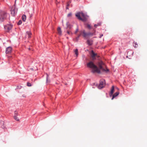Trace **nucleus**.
Returning <instances> with one entry per match:
<instances>
[{
  "label": "nucleus",
  "instance_id": "f257e3e1",
  "mask_svg": "<svg viewBox=\"0 0 147 147\" xmlns=\"http://www.w3.org/2000/svg\"><path fill=\"white\" fill-rule=\"evenodd\" d=\"M88 67L92 69L91 72L94 73H96L98 74H100V70L98 69L96 65H95L92 61H90L87 64Z\"/></svg>",
  "mask_w": 147,
  "mask_h": 147
},
{
  "label": "nucleus",
  "instance_id": "f03ea898",
  "mask_svg": "<svg viewBox=\"0 0 147 147\" xmlns=\"http://www.w3.org/2000/svg\"><path fill=\"white\" fill-rule=\"evenodd\" d=\"M94 32L93 33H92L90 32H88V33H87L85 31V30H83L81 31H80V32H81V34H82V36L84 37V38L85 39H87L90 36H92L94 34L95 30H94Z\"/></svg>",
  "mask_w": 147,
  "mask_h": 147
},
{
  "label": "nucleus",
  "instance_id": "7ed1b4c3",
  "mask_svg": "<svg viewBox=\"0 0 147 147\" xmlns=\"http://www.w3.org/2000/svg\"><path fill=\"white\" fill-rule=\"evenodd\" d=\"M9 15L4 11H1L0 12V21L3 22L6 19L7 16Z\"/></svg>",
  "mask_w": 147,
  "mask_h": 147
},
{
  "label": "nucleus",
  "instance_id": "20e7f679",
  "mask_svg": "<svg viewBox=\"0 0 147 147\" xmlns=\"http://www.w3.org/2000/svg\"><path fill=\"white\" fill-rule=\"evenodd\" d=\"M98 66L99 67L98 68L100 70V69L102 70L103 71H108L109 70L107 69V70L105 69H104V67L105 66V65L104 63L102 61H100L99 62L98 64Z\"/></svg>",
  "mask_w": 147,
  "mask_h": 147
},
{
  "label": "nucleus",
  "instance_id": "39448f33",
  "mask_svg": "<svg viewBox=\"0 0 147 147\" xmlns=\"http://www.w3.org/2000/svg\"><path fill=\"white\" fill-rule=\"evenodd\" d=\"M16 0H15V4H16ZM15 4H14V6H13L11 9V14L13 16H14L17 12L18 9L15 7Z\"/></svg>",
  "mask_w": 147,
  "mask_h": 147
},
{
  "label": "nucleus",
  "instance_id": "423d86ee",
  "mask_svg": "<svg viewBox=\"0 0 147 147\" xmlns=\"http://www.w3.org/2000/svg\"><path fill=\"white\" fill-rule=\"evenodd\" d=\"M105 82L104 79H101L100 81V84L98 86V88L101 89L103 88L105 86Z\"/></svg>",
  "mask_w": 147,
  "mask_h": 147
},
{
  "label": "nucleus",
  "instance_id": "0eeeda50",
  "mask_svg": "<svg viewBox=\"0 0 147 147\" xmlns=\"http://www.w3.org/2000/svg\"><path fill=\"white\" fill-rule=\"evenodd\" d=\"M13 26L11 24H7L4 26V28L6 31L8 32L12 29Z\"/></svg>",
  "mask_w": 147,
  "mask_h": 147
},
{
  "label": "nucleus",
  "instance_id": "6e6552de",
  "mask_svg": "<svg viewBox=\"0 0 147 147\" xmlns=\"http://www.w3.org/2000/svg\"><path fill=\"white\" fill-rule=\"evenodd\" d=\"M86 43L88 45L91 46L93 44V41L92 39H87Z\"/></svg>",
  "mask_w": 147,
  "mask_h": 147
},
{
  "label": "nucleus",
  "instance_id": "1a4fd4ad",
  "mask_svg": "<svg viewBox=\"0 0 147 147\" xmlns=\"http://www.w3.org/2000/svg\"><path fill=\"white\" fill-rule=\"evenodd\" d=\"M12 50V48L11 47H9L6 49L5 53L6 54H9L11 53Z\"/></svg>",
  "mask_w": 147,
  "mask_h": 147
},
{
  "label": "nucleus",
  "instance_id": "9d476101",
  "mask_svg": "<svg viewBox=\"0 0 147 147\" xmlns=\"http://www.w3.org/2000/svg\"><path fill=\"white\" fill-rule=\"evenodd\" d=\"M134 54V52L132 50H129L128 51L127 53V57L128 56L129 57L133 55Z\"/></svg>",
  "mask_w": 147,
  "mask_h": 147
},
{
  "label": "nucleus",
  "instance_id": "9b49d317",
  "mask_svg": "<svg viewBox=\"0 0 147 147\" xmlns=\"http://www.w3.org/2000/svg\"><path fill=\"white\" fill-rule=\"evenodd\" d=\"M114 86H112V88L111 89V91L109 93V95L110 96H112L114 93Z\"/></svg>",
  "mask_w": 147,
  "mask_h": 147
},
{
  "label": "nucleus",
  "instance_id": "f8f14e48",
  "mask_svg": "<svg viewBox=\"0 0 147 147\" xmlns=\"http://www.w3.org/2000/svg\"><path fill=\"white\" fill-rule=\"evenodd\" d=\"M81 12H78L76 14V16L80 20L82 19V18L80 16V15H81Z\"/></svg>",
  "mask_w": 147,
  "mask_h": 147
},
{
  "label": "nucleus",
  "instance_id": "ddd939ff",
  "mask_svg": "<svg viewBox=\"0 0 147 147\" xmlns=\"http://www.w3.org/2000/svg\"><path fill=\"white\" fill-rule=\"evenodd\" d=\"M119 94V93L118 92H116L114 93V94H113L112 96V97L111 98V100H113L114 98H115V97L117 96H118Z\"/></svg>",
  "mask_w": 147,
  "mask_h": 147
},
{
  "label": "nucleus",
  "instance_id": "4468645a",
  "mask_svg": "<svg viewBox=\"0 0 147 147\" xmlns=\"http://www.w3.org/2000/svg\"><path fill=\"white\" fill-rule=\"evenodd\" d=\"M91 57L93 59H95V57L96 56V53H95L92 50L91 51Z\"/></svg>",
  "mask_w": 147,
  "mask_h": 147
},
{
  "label": "nucleus",
  "instance_id": "2eb2a0df",
  "mask_svg": "<svg viewBox=\"0 0 147 147\" xmlns=\"http://www.w3.org/2000/svg\"><path fill=\"white\" fill-rule=\"evenodd\" d=\"M57 31L58 34L60 35H61L62 34V32L61 30V28L60 27H59L57 28Z\"/></svg>",
  "mask_w": 147,
  "mask_h": 147
},
{
  "label": "nucleus",
  "instance_id": "dca6fc26",
  "mask_svg": "<svg viewBox=\"0 0 147 147\" xmlns=\"http://www.w3.org/2000/svg\"><path fill=\"white\" fill-rule=\"evenodd\" d=\"M81 15L82 17L83 18L88 17V16H87L84 13L82 12H81Z\"/></svg>",
  "mask_w": 147,
  "mask_h": 147
},
{
  "label": "nucleus",
  "instance_id": "f3484780",
  "mask_svg": "<svg viewBox=\"0 0 147 147\" xmlns=\"http://www.w3.org/2000/svg\"><path fill=\"white\" fill-rule=\"evenodd\" d=\"M75 54L76 55V57H77L78 55V49H76L74 51Z\"/></svg>",
  "mask_w": 147,
  "mask_h": 147
},
{
  "label": "nucleus",
  "instance_id": "a211bd4d",
  "mask_svg": "<svg viewBox=\"0 0 147 147\" xmlns=\"http://www.w3.org/2000/svg\"><path fill=\"white\" fill-rule=\"evenodd\" d=\"M22 20L23 21L25 22L26 19V17L25 15H23L22 17Z\"/></svg>",
  "mask_w": 147,
  "mask_h": 147
},
{
  "label": "nucleus",
  "instance_id": "6ab92c4d",
  "mask_svg": "<svg viewBox=\"0 0 147 147\" xmlns=\"http://www.w3.org/2000/svg\"><path fill=\"white\" fill-rule=\"evenodd\" d=\"M133 45L134 47L135 48H137L138 46V45L136 42H135L134 41L133 42Z\"/></svg>",
  "mask_w": 147,
  "mask_h": 147
},
{
  "label": "nucleus",
  "instance_id": "aec40b11",
  "mask_svg": "<svg viewBox=\"0 0 147 147\" xmlns=\"http://www.w3.org/2000/svg\"><path fill=\"white\" fill-rule=\"evenodd\" d=\"M27 34L28 35V38H30L31 37V35H32V33L30 31H28L27 32Z\"/></svg>",
  "mask_w": 147,
  "mask_h": 147
},
{
  "label": "nucleus",
  "instance_id": "412c9836",
  "mask_svg": "<svg viewBox=\"0 0 147 147\" xmlns=\"http://www.w3.org/2000/svg\"><path fill=\"white\" fill-rule=\"evenodd\" d=\"M46 82L47 83H49L50 82V80H48L49 75L47 74H46Z\"/></svg>",
  "mask_w": 147,
  "mask_h": 147
},
{
  "label": "nucleus",
  "instance_id": "4be33fe9",
  "mask_svg": "<svg viewBox=\"0 0 147 147\" xmlns=\"http://www.w3.org/2000/svg\"><path fill=\"white\" fill-rule=\"evenodd\" d=\"M88 18V17L82 18V19L80 20L82 21H83L84 22H86Z\"/></svg>",
  "mask_w": 147,
  "mask_h": 147
},
{
  "label": "nucleus",
  "instance_id": "5701e85b",
  "mask_svg": "<svg viewBox=\"0 0 147 147\" xmlns=\"http://www.w3.org/2000/svg\"><path fill=\"white\" fill-rule=\"evenodd\" d=\"M85 25L86 26V27L87 28H88L89 29H91V26L90 25L86 24H85Z\"/></svg>",
  "mask_w": 147,
  "mask_h": 147
},
{
  "label": "nucleus",
  "instance_id": "b1692460",
  "mask_svg": "<svg viewBox=\"0 0 147 147\" xmlns=\"http://www.w3.org/2000/svg\"><path fill=\"white\" fill-rule=\"evenodd\" d=\"M101 24L100 23H98L97 24H95L94 25V26L96 28L97 26H100Z\"/></svg>",
  "mask_w": 147,
  "mask_h": 147
},
{
  "label": "nucleus",
  "instance_id": "393cba45",
  "mask_svg": "<svg viewBox=\"0 0 147 147\" xmlns=\"http://www.w3.org/2000/svg\"><path fill=\"white\" fill-rule=\"evenodd\" d=\"M66 26L68 28H70L71 26L69 23V22H67L66 23Z\"/></svg>",
  "mask_w": 147,
  "mask_h": 147
},
{
  "label": "nucleus",
  "instance_id": "a878e982",
  "mask_svg": "<svg viewBox=\"0 0 147 147\" xmlns=\"http://www.w3.org/2000/svg\"><path fill=\"white\" fill-rule=\"evenodd\" d=\"M17 116L14 115V119L15 120H17V121H19V119L17 117Z\"/></svg>",
  "mask_w": 147,
  "mask_h": 147
},
{
  "label": "nucleus",
  "instance_id": "bb28decb",
  "mask_svg": "<svg viewBox=\"0 0 147 147\" xmlns=\"http://www.w3.org/2000/svg\"><path fill=\"white\" fill-rule=\"evenodd\" d=\"M79 39V38H78V37H77L75 39H74V41H75V42H78V40Z\"/></svg>",
  "mask_w": 147,
  "mask_h": 147
},
{
  "label": "nucleus",
  "instance_id": "cd10ccee",
  "mask_svg": "<svg viewBox=\"0 0 147 147\" xmlns=\"http://www.w3.org/2000/svg\"><path fill=\"white\" fill-rule=\"evenodd\" d=\"M22 21L21 20H20L19 21V22L18 23V25H20L22 23Z\"/></svg>",
  "mask_w": 147,
  "mask_h": 147
},
{
  "label": "nucleus",
  "instance_id": "c85d7f7f",
  "mask_svg": "<svg viewBox=\"0 0 147 147\" xmlns=\"http://www.w3.org/2000/svg\"><path fill=\"white\" fill-rule=\"evenodd\" d=\"M27 86H32V84H31L29 83V82H28L27 83Z\"/></svg>",
  "mask_w": 147,
  "mask_h": 147
},
{
  "label": "nucleus",
  "instance_id": "c756f323",
  "mask_svg": "<svg viewBox=\"0 0 147 147\" xmlns=\"http://www.w3.org/2000/svg\"><path fill=\"white\" fill-rule=\"evenodd\" d=\"M69 3H67V5L66 7V9H69Z\"/></svg>",
  "mask_w": 147,
  "mask_h": 147
},
{
  "label": "nucleus",
  "instance_id": "7c9ffc66",
  "mask_svg": "<svg viewBox=\"0 0 147 147\" xmlns=\"http://www.w3.org/2000/svg\"><path fill=\"white\" fill-rule=\"evenodd\" d=\"M71 15H72V13L71 12H70L68 14L67 16L68 17H69L71 16Z\"/></svg>",
  "mask_w": 147,
  "mask_h": 147
},
{
  "label": "nucleus",
  "instance_id": "2f4dec72",
  "mask_svg": "<svg viewBox=\"0 0 147 147\" xmlns=\"http://www.w3.org/2000/svg\"><path fill=\"white\" fill-rule=\"evenodd\" d=\"M79 29L78 27H77L75 32V34H76L78 31Z\"/></svg>",
  "mask_w": 147,
  "mask_h": 147
},
{
  "label": "nucleus",
  "instance_id": "473e14b6",
  "mask_svg": "<svg viewBox=\"0 0 147 147\" xmlns=\"http://www.w3.org/2000/svg\"><path fill=\"white\" fill-rule=\"evenodd\" d=\"M67 33L69 35H71V34H72V33L71 32L68 31H67Z\"/></svg>",
  "mask_w": 147,
  "mask_h": 147
},
{
  "label": "nucleus",
  "instance_id": "72a5a7b5",
  "mask_svg": "<svg viewBox=\"0 0 147 147\" xmlns=\"http://www.w3.org/2000/svg\"><path fill=\"white\" fill-rule=\"evenodd\" d=\"M14 114H15L14 115L17 116L18 115V112L17 111H15L14 112Z\"/></svg>",
  "mask_w": 147,
  "mask_h": 147
},
{
  "label": "nucleus",
  "instance_id": "f704fd0d",
  "mask_svg": "<svg viewBox=\"0 0 147 147\" xmlns=\"http://www.w3.org/2000/svg\"><path fill=\"white\" fill-rule=\"evenodd\" d=\"M81 35H82V34H81V32H80V34H79L78 37V38H79V37H80V36Z\"/></svg>",
  "mask_w": 147,
  "mask_h": 147
},
{
  "label": "nucleus",
  "instance_id": "c9c22d12",
  "mask_svg": "<svg viewBox=\"0 0 147 147\" xmlns=\"http://www.w3.org/2000/svg\"><path fill=\"white\" fill-rule=\"evenodd\" d=\"M22 87V86H18L17 87V88H19L20 89Z\"/></svg>",
  "mask_w": 147,
  "mask_h": 147
},
{
  "label": "nucleus",
  "instance_id": "e433bc0d",
  "mask_svg": "<svg viewBox=\"0 0 147 147\" xmlns=\"http://www.w3.org/2000/svg\"><path fill=\"white\" fill-rule=\"evenodd\" d=\"M103 36V35L102 34H100V36L99 37V38H101Z\"/></svg>",
  "mask_w": 147,
  "mask_h": 147
}]
</instances>
